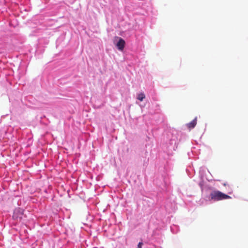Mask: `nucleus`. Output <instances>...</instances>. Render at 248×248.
I'll return each instance as SVG.
<instances>
[{
    "instance_id": "nucleus-1",
    "label": "nucleus",
    "mask_w": 248,
    "mask_h": 248,
    "mask_svg": "<svg viewBox=\"0 0 248 248\" xmlns=\"http://www.w3.org/2000/svg\"><path fill=\"white\" fill-rule=\"evenodd\" d=\"M125 44V43L124 40L121 38H119V41L117 42V43L116 44V46H117L118 49L119 50L122 51V50H123V49L124 47Z\"/></svg>"
},
{
    "instance_id": "nucleus-2",
    "label": "nucleus",
    "mask_w": 248,
    "mask_h": 248,
    "mask_svg": "<svg viewBox=\"0 0 248 248\" xmlns=\"http://www.w3.org/2000/svg\"><path fill=\"white\" fill-rule=\"evenodd\" d=\"M231 197L228 195L224 194L218 191V201L225 200L227 199H231Z\"/></svg>"
},
{
    "instance_id": "nucleus-3",
    "label": "nucleus",
    "mask_w": 248,
    "mask_h": 248,
    "mask_svg": "<svg viewBox=\"0 0 248 248\" xmlns=\"http://www.w3.org/2000/svg\"><path fill=\"white\" fill-rule=\"evenodd\" d=\"M197 124V117L195 118V119L192 121L191 122L188 123L186 125L187 127L189 129H191L192 128H193Z\"/></svg>"
},
{
    "instance_id": "nucleus-4",
    "label": "nucleus",
    "mask_w": 248,
    "mask_h": 248,
    "mask_svg": "<svg viewBox=\"0 0 248 248\" xmlns=\"http://www.w3.org/2000/svg\"><path fill=\"white\" fill-rule=\"evenodd\" d=\"M210 199L216 201L217 199V191H214L210 194Z\"/></svg>"
},
{
    "instance_id": "nucleus-5",
    "label": "nucleus",
    "mask_w": 248,
    "mask_h": 248,
    "mask_svg": "<svg viewBox=\"0 0 248 248\" xmlns=\"http://www.w3.org/2000/svg\"><path fill=\"white\" fill-rule=\"evenodd\" d=\"M145 97V94L143 93H140L138 94L137 99L140 101H142Z\"/></svg>"
},
{
    "instance_id": "nucleus-6",
    "label": "nucleus",
    "mask_w": 248,
    "mask_h": 248,
    "mask_svg": "<svg viewBox=\"0 0 248 248\" xmlns=\"http://www.w3.org/2000/svg\"><path fill=\"white\" fill-rule=\"evenodd\" d=\"M18 212H19V210H16L14 212V215L13 217L14 218H18V217L16 216V215Z\"/></svg>"
},
{
    "instance_id": "nucleus-7",
    "label": "nucleus",
    "mask_w": 248,
    "mask_h": 248,
    "mask_svg": "<svg viewBox=\"0 0 248 248\" xmlns=\"http://www.w3.org/2000/svg\"><path fill=\"white\" fill-rule=\"evenodd\" d=\"M143 245V243L140 242H139L138 245V248H142V246Z\"/></svg>"
}]
</instances>
